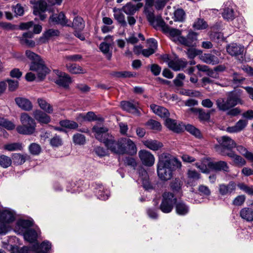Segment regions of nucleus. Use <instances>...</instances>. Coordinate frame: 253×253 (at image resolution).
Segmentation results:
<instances>
[{"instance_id":"1","label":"nucleus","mask_w":253,"mask_h":253,"mask_svg":"<svg viewBox=\"0 0 253 253\" xmlns=\"http://www.w3.org/2000/svg\"><path fill=\"white\" fill-rule=\"evenodd\" d=\"M92 131L95 133L96 139L103 143L107 150L112 153L118 155H132L136 153L137 148L135 144L130 139L121 137L116 140L115 137L108 132V129L105 127L94 126Z\"/></svg>"},{"instance_id":"2","label":"nucleus","mask_w":253,"mask_h":253,"mask_svg":"<svg viewBox=\"0 0 253 253\" xmlns=\"http://www.w3.org/2000/svg\"><path fill=\"white\" fill-rule=\"evenodd\" d=\"M181 167V162L168 153H163L159 157L157 173L162 181H168L172 176L173 172Z\"/></svg>"},{"instance_id":"3","label":"nucleus","mask_w":253,"mask_h":253,"mask_svg":"<svg viewBox=\"0 0 253 253\" xmlns=\"http://www.w3.org/2000/svg\"><path fill=\"white\" fill-rule=\"evenodd\" d=\"M243 91L238 89L229 92L226 98H219L216 100V105L219 110L226 112L234 107L237 104H243L244 101L241 99Z\"/></svg>"},{"instance_id":"4","label":"nucleus","mask_w":253,"mask_h":253,"mask_svg":"<svg viewBox=\"0 0 253 253\" xmlns=\"http://www.w3.org/2000/svg\"><path fill=\"white\" fill-rule=\"evenodd\" d=\"M25 53L27 57L32 61L30 70L37 73L39 81L43 80L49 72V70L45 65L44 61L39 55L30 50H26Z\"/></svg>"},{"instance_id":"5","label":"nucleus","mask_w":253,"mask_h":253,"mask_svg":"<svg viewBox=\"0 0 253 253\" xmlns=\"http://www.w3.org/2000/svg\"><path fill=\"white\" fill-rule=\"evenodd\" d=\"M20 122L22 125L16 127V130L19 133L31 135L35 132L36 127L35 121L27 113H23L21 114Z\"/></svg>"},{"instance_id":"6","label":"nucleus","mask_w":253,"mask_h":253,"mask_svg":"<svg viewBox=\"0 0 253 253\" xmlns=\"http://www.w3.org/2000/svg\"><path fill=\"white\" fill-rule=\"evenodd\" d=\"M217 144L214 145L215 151L222 156H226L232 149L236 147V144L230 137L222 136L216 138Z\"/></svg>"},{"instance_id":"7","label":"nucleus","mask_w":253,"mask_h":253,"mask_svg":"<svg viewBox=\"0 0 253 253\" xmlns=\"http://www.w3.org/2000/svg\"><path fill=\"white\" fill-rule=\"evenodd\" d=\"M15 219L14 213L9 210L0 211V234H5L11 230L9 223Z\"/></svg>"},{"instance_id":"8","label":"nucleus","mask_w":253,"mask_h":253,"mask_svg":"<svg viewBox=\"0 0 253 253\" xmlns=\"http://www.w3.org/2000/svg\"><path fill=\"white\" fill-rule=\"evenodd\" d=\"M176 201L177 199L173 193L165 192L163 194V199L160 206V209L164 213H169L172 211Z\"/></svg>"},{"instance_id":"9","label":"nucleus","mask_w":253,"mask_h":253,"mask_svg":"<svg viewBox=\"0 0 253 253\" xmlns=\"http://www.w3.org/2000/svg\"><path fill=\"white\" fill-rule=\"evenodd\" d=\"M244 47L237 43H231L227 46L226 51L232 56L235 57L240 62L244 61Z\"/></svg>"},{"instance_id":"10","label":"nucleus","mask_w":253,"mask_h":253,"mask_svg":"<svg viewBox=\"0 0 253 253\" xmlns=\"http://www.w3.org/2000/svg\"><path fill=\"white\" fill-rule=\"evenodd\" d=\"M197 40V34L196 32L190 31L186 37L181 36L180 38L179 43L184 46L191 47L196 45V41Z\"/></svg>"},{"instance_id":"11","label":"nucleus","mask_w":253,"mask_h":253,"mask_svg":"<svg viewBox=\"0 0 253 253\" xmlns=\"http://www.w3.org/2000/svg\"><path fill=\"white\" fill-rule=\"evenodd\" d=\"M57 76L55 83L60 86L67 87L71 82V78L65 73L56 70L54 71Z\"/></svg>"},{"instance_id":"12","label":"nucleus","mask_w":253,"mask_h":253,"mask_svg":"<svg viewBox=\"0 0 253 253\" xmlns=\"http://www.w3.org/2000/svg\"><path fill=\"white\" fill-rule=\"evenodd\" d=\"M122 108L130 113L137 116L140 115V112L138 109L137 103L134 101H122L121 102Z\"/></svg>"},{"instance_id":"13","label":"nucleus","mask_w":253,"mask_h":253,"mask_svg":"<svg viewBox=\"0 0 253 253\" xmlns=\"http://www.w3.org/2000/svg\"><path fill=\"white\" fill-rule=\"evenodd\" d=\"M138 154L144 165L151 167L154 165L155 163V158L150 152L144 150H140Z\"/></svg>"},{"instance_id":"14","label":"nucleus","mask_w":253,"mask_h":253,"mask_svg":"<svg viewBox=\"0 0 253 253\" xmlns=\"http://www.w3.org/2000/svg\"><path fill=\"white\" fill-rule=\"evenodd\" d=\"M49 21L56 24H59L62 26H69L71 25L68 24V20L63 12H60L59 13H54L49 17Z\"/></svg>"},{"instance_id":"15","label":"nucleus","mask_w":253,"mask_h":253,"mask_svg":"<svg viewBox=\"0 0 253 253\" xmlns=\"http://www.w3.org/2000/svg\"><path fill=\"white\" fill-rule=\"evenodd\" d=\"M208 167L210 169L215 171H223L224 172H229V168L227 163L223 161L209 162L208 163Z\"/></svg>"},{"instance_id":"16","label":"nucleus","mask_w":253,"mask_h":253,"mask_svg":"<svg viewBox=\"0 0 253 253\" xmlns=\"http://www.w3.org/2000/svg\"><path fill=\"white\" fill-rule=\"evenodd\" d=\"M236 185L233 181H230L228 184H221L219 185V192L222 196L230 195L235 192Z\"/></svg>"},{"instance_id":"17","label":"nucleus","mask_w":253,"mask_h":253,"mask_svg":"<svg viewBox=\"0 0 253 253\" xmlns=\"http://www.w3.org/2000/svg\"><path fill=\"white\" fill-rule=\"evenodd\" d=\"M33 115L35 120L42 124H47L51 121L50 116L40 110L34 111Z\"/></svg>"},{"instance_id":"18","label":"nucleus","mask_w":253,"mask_h":253,"mask_svg":"<svg viewBox=\"0 0 253 253\" xmlns=\"http://www.w3.org/2000/svg\"><path fill=\"white\" fill-rule=\"evenodd\" d=\"M165 124L166 126L169 129L177 133L182 131L184 129L183 124H177L176 121L175 120H173L169 118H168L166 119Z\"/></svg>"},{"instance_id":"19","label":"nucleus","mask_w":253,"mask_h":253,"mask_svg":"<svg viewBox=\"0 0 253 253\" xmlns=\"http://www.w3.org/2000/svg\"><path fill=\"white\" fill-rule=\"evenodd\" d=\"M189 111L198 115V119L201 122H208L211 118V111H206L203 109L191 108Z\"/></svg>"},{"instance_id":"20","label":"nucleus","mask_w":253,"mask_h":253,"mask_svg":"<svg viewBox=\"0 0 253 253\" xmlns=\"http://www.w3.org/2000/svg\"><path fill=\"white\" fill-rule=\"evenodd\" d=\"M51 247V243L48 241H43L40 245L36 244L33 245L31 250L36 253H47Z\"/></svg>"},{"instance_id":"21","label":"nucleus","mask_w":253,"mask_h":253,"mask_svg":"<svg viewBox=\"0 0 253 253\" xmlns=\"http://www.w3.org/2000/svg\"><path fill=\"white\" fill-rule=\"evenodd\" d=\"M93 186H94V193L98 198L102 200L108 199L109 196V192L106 190H105L101 184L95 183Z\"/></svg>"},{"instance_id":"22","label":"nucleus","mask_w":253,"mask_h":253,"mask_svg":"<svg viewBox=\"0 0 253 253\" xmlns=\"http://www.w3.org/2000/svg\"><path fill=\"white\" fill-rule=\"evenodd\" d=\"M16 104L25 111H30L33 108L31 102L28 99L23 97H16L15 99Z\"/></svg>"},{"instance_id":"23","label":"nucleus","mask_w":253,"mask_h":253,"mask_svg":"<svg viewBox=\"0 0 253 253\" xmlns=\"http://www.w3.org/2000/svg\"><path fill=\"white\" fill-rule=\"evenodd\" d=\"M34 4V14H39L40 11L45 12L47 9V2L45 0H38L37 1H31Z\"/></svg>"},{"instance_id":"24","label":"nucleus","mask_w":253,"mask_h":253,"mask_svg":"<svg viewBox=\"0 0 253 253\" xmlns=\"http://www.w3.org/2000/svg\"><path fill=\"white\" fill-rule=\"evenodd\" d=\"M239 214L243 220L249 222L253 221V209L248 207L244 208L240 210Z\"/></svg>"},{"instance_id":"25","label":"nucleus","mask_w":253,"mask_h":253,"mask_svg":"<svg viewBox=\"0 0 253 253\" xmlns=\"http://www.w3.org/2000/svg\"><path fill=\"white\" fill-rule=\"evenodd\" d=\"M30 157L28 154L14 153L11 156L12 162L16 166L23 164L26 160L30 159Z\"/></svg>"},{"instance_id":"26","label":"nucleus","mask_w":253,"mask_h":253,"mask_svg":"<svg viewBox=\"0 0 253 253\" xmlns=\"http://www.w3.org/2000/svg\"><path fill=\"white\" fill-rule=\"evenodd\" d=\"M176 213L181 216L187 214L189 211V207L183 201L176 202L175 204Z\"/></svg>"},{"instance_id":"27","label":"nucleus","mask_w":253,"mask_h":253,"mask_svg":"<svg viewBox=\"0 0 253 253\" xmlns=\"http://www.w3.org/2000/svg\"><path fill=\"white\" fill-rule=\"evenodd\" d=\"M187 62L185 59H178L176 61L170 60L169 62V67L174 71H179L185 68Z\"/></svg>"},{"instance_id":"28","label":"nucleus","mask_w":253,"mask_h":253,"mask_svg":"<svg viewBox=\"0 0 253 253\" xmlns=\"http://www.w3.org/2000/svg\"><path fill=\"white\" fill-rule=\"evenodd\" d=\"M150 108L154 113L159 116L161 118H168L169 116V113L166 108L158 106L155 104H151Z\"/></svg>"},{"instance_id":"29","label":"nucleus","mask_w":253,"mask_h":253,"mask_svg":"<svg viewBox=\"0 0 253 253\" xmlns=\"http://www.w3.org/2000/svg\"><path fill=\"white\" fill-rule=\"evenodd\" d=\"M248 122L245 120H240L235 126L227 128V131L230 133L238 132L242 131L247 125Z\"/></svg>"},{"instance_id":"30","label":"nucleus","mask_w":253,"mask_h":253,"mask_svg":"<svg viewBox=\"0 0 253 253\" xmlns=\"http://www.w3.org/2000/svg\"><path fill=\"white\" fill-rule=\"evenodd\" d=\"M227 156L232 159L233 164L238 167H242L246 164V160L241 156L236 154L233 151H230Z\"/></svg>"},{"instance_id":"31","label":"nucleus","mask_w":253,"mask_h":253,"mask_svg":"<svg viewBox=\"0 0 253 253\" xmlns=\"http://www.w3.org/2000/svg\"><path fill=\"white\" fill-rule=\"evenodd\" d=\"M60 32L58 30L53 29H49L45 31L42 37L40 39V42L41 43H45L51 37L58 36L59 35Z\"/></svg>"},{"instance_id":"32","label":"nucleus","mask_w":253,"mask_h":253,"mask_svg":"<svg viewBox=\"0 0 253 253\" xmlns=\"http://www.w3.org/2000/svg\"><path fill=\"white\" fill-rule=\"evenodd\" d=\"M143 144L146 147L153 151L158 150L163 146L162 142L156 140H146L143 142Z\"/></svg>"},{"instance_id":"33","label":"nucleus","mask_w":253,"mask_h":253,"mask_svg":"<svg viewBox=\"0 0 253 253\" xmlns=\"http://www.w3.org/2000/svg\"><path fill=\"white\" fill-rule=\"evenodd\" d=\"M40 107L45 112L51 114L53 113V109L52 106L48 103L45 100L42 98H38L37 100Z\"/></svg>"},{"instance_id":"34","label":"nucleus","mask_w":253,"mask_h":253,"mask_svg":"<svg viewBox=\"0 0 253 253\" xmlns=\"http://www.w3.org/2000/svg\"><path fill=\"white\" fill-rule=\"evenodd\" d=\"M202 59L204 62L207 64L215 65L219 63L218 58L211 53H205L202 56Z\"/></svg>"},{"instance_id":"35","label":"nucleus","mask_w":253,"mask_h":253,"mask_svg":"<svg viewBox=\"0 0 253 253\" xmlns=\"http://www.w3.org/2000/svg\"><path fill=\"white\" fill-rule=\"evenodd\" d=\"M72 14L74 16L73 21L72 22H70L68 21V24L71 25L69 27H71L75 30V36L79 38V19L78 18V16L76 15L77 13L75 12H73Z\"/></svg>"},{"instance_id":"36","label":"nucleus","mask_w":253,"mask_h":253,"mask_svg":"<svg viewBox=\"0 0 253 253\" xmlns=\"http://www.w3.org/2000/svg\"><path fill=\"white\" fill-rule=\"evenodd\" d=\"M183 126L185 130L191 133L192 135H194L198 138H202V134L200 130L198 128L190 124H187L186 125H183Z\"/></svg>"},{"instance_id":"37","label":"nucleus","mask_w":253,"mask_h":253,"mask_svg":"<svg viewBox=\"0 0 253 253\" xmlns=\"http://www.w3.org/2000/svg\"><path fill=\"white\" fill-rule=\"evenodd\" d=\"M24 239L30 243L37 240V233L33 229H29L24 233Z\"/></svg>"},{"instance_id":"38","label":"nucleus","mask_w":253,"mask_h":253,"mask_svg":"<svg viewBox=\"0 0 253 253\" xmlns=\"http://www.w3.org/2000/svg\"><path fill=\"white\" fill-rule=\"evenodd\" d=\"M208 27L207 22L202 18H197L193 24V28L197 30H202Z\"/></svg>"},{"instance_id":"39","label":"nucleus","mask_w":253,"mask_h":253,"mask_svg":"<svg viewBox=\"0 0 253 253\" xmlns=\"http://www.w3.org/2000/svg\"><path fill=\"white\" fill-rule=\"evenodd\" d=\"M171 40L175 43H178L180 38L181 37V31L178 29L171 28L169 33Z\"/></svg>"},{"instance_id":"40","label":"nucleus","mask_w":253,"mask_h":253,"mask_svg":"<svg viewBox=\"0 0 253 253\" xmlns=\"http://www.w3.org/2000/svg\"><path fill=\"white\" fill-rule=\"evenodd\" d=\"M170 189L174 192H179L181 189L183 182L178 178H176L170 183Z\"/></svg>"},{"instance_id":"41","label":"nucleus","mask_w":253,"mask_h":253,"mask_svg":"<svg viewBox=\"0 0 253 253\" xmlns=\"http://www.w3.org/2000/svg\"><path fill=\"white\" fill-rule=\"evenodd\" d=\"M110 44L105 42L100 43L99 46L100 50L106 55V58L110 60L112 57V52H110Z\"/></svg>"},{"instance_id":"42","label":"nucleus","mask_w":253,"mask_h":253,"mask_svg":"<svg viewBox=\"0 0 253 253\" xmlns=\"http://www.w3.org/2000/svg\"><path fill=\"white\" fill-rule=\"evenodd\" d=\"M222 16L224 19L232 20L235 17L234 11L232 8L226 7L222 12Z\"/></svg>"},{"instance_id":"43","label":"nucleus","mask_w":253,"mask_h":253,"mask_svg":"<svg viewBox=\"0 0 253 253\" xmlns=\"http://www.w3.org/2000/svg\"><path fill=\"white\" fill-rule=\"evenodd\" d=\"M12 164L11 158L4 155H0V166L3 168H7Z\"/></svg>"},{"instance_id":"44","label":"nucleus","mask_w":253,"mask_h":253,"mask_svg":"<svg viewBox=\"0 0 253 253\" xmlns=\"http://www.w3.org/2000/svg\"><path fill=\"white\" fill-rule=\"evenodd\" d=\"M60 125L69 129H75L78 127V124L76 122L67 120H62L59 122Z\"/></svg>"},{"instance_id":"45","label":"nucleus","mask_w":253,"mask_h":253,"mask_svg":"<svg viewBox=\"0 0 253 253\" xmlns=\"http://www.w3.org/2000/svg\"><path fill=\"white\" fill-rule=\"evenodd\" d=\"M22 148V144L20 143H12L5 144L3 146V149L8 151L21 150Z\"/></svg>"},{"instance_id":"46","label":"nucleus","mask_w":253,"mask_h":253,"mask_svg":"<svg viewBox=\"0 0 253 253\" xmlns=\"http://www.w3.org/2000/svg\"><path fill=\"white\" fill-rule=\"evenodd\" d=\"M29 151L30 153L33 155H38L40 154L42 151L41 146L36 143H31L29 146Z\"/></svg>"},{"instance_id":"47","label":"nucleus","mask_w":253,"mask_h":253,"mask_svg":"<svg viewBox=\"0 0 253 253\" xmlns=\"http://www.w3.org/2000/svg\"><path fill=\"white\" fill-rule=\"evenodd\" d=\"M80 119L84 121L92 122L97 120V117L93 112H88L86 114H80Z\"/></svg>"},{"instance_id":"48","label":"nucleus","mask_w":253,"mask_h":253,"mask_svg":"<svg viewBox=\"0 0 253 253\" xmlns=\"http://www.w3.org/2000/svg\"><path fill=\"white\" fill-rule=\"evenodd\" d=\"M245 79L241 75L234 73L232 75V82L236 86H239L245 81Z\"/></svg>"},{"instance_id":"49","label":"nucleus","mask_w":253,"mask_h":253,"mask_svg":"<svg viewBox=\"0 0 253 253\" xmlns=\"http://www.w3.org/2000/svg\"><path fill=\"white\" fill-rule=\"evenodd\" d=\"M157 25L161 28L163 32L166 34H169L171 28L166 24L165 21L161 18L156 19Z\"/></svg>"},{"instance_id":"50","label":"nucleus","mask_w":253,"mask_h":253,"mask_svg":"<svg viewBox=\"0 0 253 253\" xmlns=\"http://www.w3.org/2000/svg\"><path fill=\"white\" fill-rule=\"evenodd\" d=\"M174 20L182 22L185 18V13L181 8L176 9L174 13Z\"/></svg>"},{"instance_id":"51","label":"nucleus","mask_w":253,"mask_h":253,"mask_svg":"<svg viewBox=\"0 0 253 253\" xmlns=\"http://www.w3.org/2000/svg\"><path fill=\"white\" fill-rule=\"evenodd\" d=\"M123 10L127 15H133L136 11V9L134 5L128 3L123 6Z\"/></svg>"},{"instance_id":"52","label":"nucleus","mask_w":253,"mask_h":253,"mask_svg":"<svg viewBox=\"0 0 253 253\" xmlns=\"http://www.w3.org/2000/svg\"><path fill=\"white\" fill-rule=\"evenodd\" d=\"M5 82L8 84V89L9 91H14L18 87L19 82L17 80L7 79Z\"/></svg>"},{"instance_id":"53","label":"nucleus","mask_w":253,"mask_h":253,"mask_svg":"<svg viewBox=\"0 0 253 253\" xmlns=\"http://www.w3.org/2000/svg\"><path fill=\"white\" fill-rule=\"evenodd\" d=\"M187 175L189 179L193 181L198 180L201 178V174L195 169H189Z\"/></svg>"},{"instance_id":"54","label":"nucleus","mask_w":253,"mask_h":253,"mask_svg":"<svg viewBox=\"0 0 253 253\" xmlns=\"http://www.w3.org/2000/svg\"><path fill=\"white\" fill-rule=\"evenodd\" d=\"M147 125L149 126L150 128L156 130H160L161 129V124L154 120H150L147 123Z\"/></svg>"},{"instance_id":"55","label":"nucleus","mask_w":253,"mask_h":253,"mask_svg":"<svg viewBox=\"0 0 253 253\" xmlns=\"http://www.w3.org/2000/svg\"><path fill=\"white\" fill-rule=\"evenodd\" d=\"M245 200L246 197L245 195H239L233 200L232 205L235 206H241L244 204Z\"/></svg>"},{"instance_id":"56","label":"nucleus","mask_w":253,"mask_h":253,"mask_svg":"<svg viewBox=\"0 0 253 253\" xmlns=\"http://www.w3.org/2000/svg\"><path fill=\"white\" fill-rule=\"evenodd\" d=\"M115 19L123 27H126L127 23L125 20V15L120 12L114 14Z\"/></svg>"},{"instance_id":"57","label":"nucleus","mask_w":253,"mask_h":253,"mask_svg":"<svg viewBox=\"0 0 253 253\" xmlns=\"http://www.w3.org/2000/svg\"><path fill=\"white\" fill-rule=\"evenodd\" d=\"M124 164L126 166L135 169L136 167L137 164L135 160L130 157H126L124 159Z\"/></svg>"},{"instance_id":"58","label":"nucleus","mask_w":253,"mask_h":253,"mask_svg":"<svg viewBox=\"0 0 253 253\" xmlns=\"http://www.w3.org/2000/svg\"><path fill=\"white\" fill-rule=\"evenodd\" d=\"M185 76L183 73H179L177 75L176 78L173 80L174 85L177 87H181L183 86V83L182 80H184Z\"/></svg>"},{"instance_id":"59","label":"nucleus","mask_w":253,"mask_h":253,"mask_svg":"<svg viewBox=\"0 0 253 253\" xmlns=\"http://www.w3.org/2000/svg\"><path fill=\"white\" fill-rule=\"evenodd\" d=\"M17 224L18 226L28 228L32 226L33 222L30 220L21 219L17 221Z\"/></svg>"},{"instance_id":"60","label":"nucleus","mask_w":253,"mask_h":253,"mask_svg":"<svg viewBox=\"0 0 253 253\" xmlns=\"http://www.w3.org/2000/svg\"><path fill=\"white\" fill-rule=\"evenodd\" d=\"M201 51L195 48H188L187 51V55L189 59H193L196 56L200 54Z\"/></svg>"},{"instance_id":"61","label":"nucleus","mask_w":253,"mask_h":253,"mask_svg":"<svg viewBox=\"0 0 253 253\" xmlns=\"http://www.w3.org/2000/svg\"><path fill=\"white\" fill-rule=\"evenodd\" d=\"M50 144L53 147H58L62 144V140L59 136L55 135L50 139Z\"/></svg>"},{"instance_id":"62","label":"nucleus","mask_w":253,"mask_h":253,"mask_svg":"<svg viewBox=\"0 0 253 253\" xmlns=\"http://www.w3.org/2000/svg\"><path fill=\"white\" fill-rule=\"evenodd\" d=\"M151 72L155 76H158L161 71V67L158 64H152L150 66Z\"/></svg>"},{"instance_id":"63","label":"nucleus","mask_w":253,"mask_h":253,"mask_svg":"<svg viewBox=\"0 0 253 253\" xmlns=\"http://www.w3.org/2000/svg\"><path fill=\"white\" fill-rule=\"evenodd\" d=\"M198 190L201 193V195L205 196H209L211 193L209 188L208 186L204 185H200L199 186Z\"/></svg>"},{"instance_id":"64","label":"nucleus","mask_w":253,"mask_h":253,"mask_svg":"<svg viewBox=\"0 0 253 253\" xmlns=\"http://www.w3.org/2000/svg\"><path fill=\"white\" fill-rule=\"evenodd\" d=\"M94 151L100 157H104L107 154L106 150L103 147L100 146L96 147L94 149Z\"/></svg>"}]
</instances>
